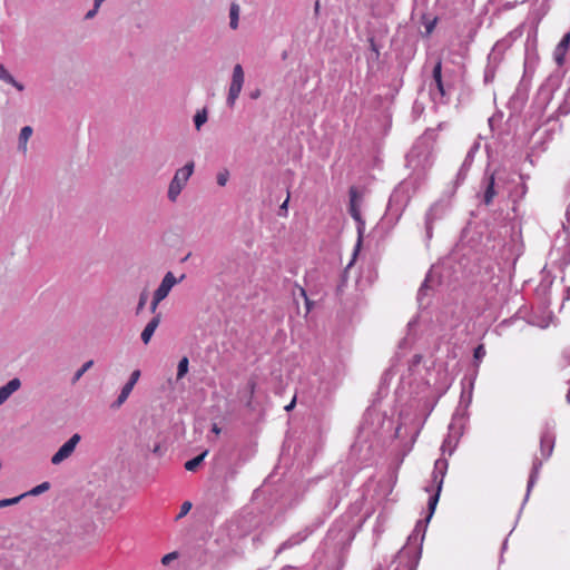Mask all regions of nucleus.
<instances>
[{
  "label": "nucleus",
  "mask_w": 570,
  "mask_h": 570,
  "mask_svg": "<svg viewBox=\"0 0 570 570\" xmlns=\"http://www.w3.org/2000/svg\"><path fill=\"white\" fill-rule=\"evenodd\" d=\"M105 2V0H96V6H101Z\"/></svg>",
  "instance_id": "5fc2aeb1"
},
{
  "label": "nucleus",
  "mask_w": 570,
  "mask_h": 570,
  "mask_svg": "<svg viewBox=\"0 0 570 570\" xmlns=\"http://www.w3.org/2000/svg\"><path fill=\"white\" fill-rule=\"evenodd\" d=\"M299 293L305 299L307 312H309L312 308V302L308 299L306 291L303 287H299Z\"/></svg>",
  "instance_id": "c03bdc74"
},
{
  "label": "nucleus",
  "mask_w": 570,
  "mask_h": 570,
  "mask_svg": "<svg viewBox=\"0 0 570 570\" xmlns=\"http://www.w3.org/2000/svg\"><path fill=\"white\" fill-rule=\"evenodd\" d=\"M320 8H321L320 1L316 0L315 3H314V13L316 16L320 13Z\"/></svg>",
  "instance_id": "8fccbe9b"
},
{
  "label": "nucleus",
  "mask_w": 570,
  "mask_h": 570,
  "mask_svg": "<svg viewBox=\"0 0 570 570\" xmlns=\"http://www.w3.org/2000/svg\"><path fill=\"white\" fill-rule=\"evenodd\" d=\"M446 444H448V440H444L443 444H442V450L443 452L446 450Z\"/></svg>",
  "instance_id": "864d4df0"
},
{
  "label": "nucleus",
  "mask_w": 570,
  "mask_h": 570,
  "mask_svg": "<svg viewBox=\"0 0 570 570\" xmlns=\"http://www.w3.org/2000/svg\"><path fill=\"white\" fill-rule=\"evenodd\" d=\"M81 440V435L78 433H75L68 441H66L59 450L51 456V463L53 465H58L68 458L71 456L73 451L76 450V446Z\"/></svg>",
  "instance_id": "4468645a"
},
{
  "label": "nucleus",
  "mask_w": 570,
  "mask_h": 570,
  "mask_svg": "<svg viewBox=\"0 0 570 570\" xmlns=\"http://www.w3.org/2000/svg\"><path fill=\"white\" fill-rule=\"evenodd\" d=\"M240 7L236 2H232L229 7V27L233 30L238 28Z\"/></svg>",
  "instance_id": "b1692460"
},
{
  "label": "nucleus",
  "mask_w": 570,
  "mask_h": 570,
  "mask_svg": "<svg viewBox=\"0 0 570 570\" xmlns=\"http://www.w3.org/2000/svg\"><path fill=\"white\" fill-rule=\"evenodd\" d=\"M348 196H350L348 213L357 224V234H358L357 246H358L362 242V236H363V233L365 229V222L362 218L361 210H360V194H358L357 188L352 186L348 190Z\"/></svg>",
  "instance_id": "9d476101"
},
{
  "label": "nucleus",
  "mask_w": 570,
  "mask_h": 570,
  "mask_svg": "<svg viewBox=\"0 0 570 570\" xmlns=\"http://www.w3.org/2000/svg\"><path fill=\"white\" fill-rule=\"evenodd\" d=\"M435 24H436V18L432 19V20H429L426 23H425V31H426V35H430L434 28H435Z\"/></svg>",
  "instance_id": "37998d69"
},
{
  "label": "nucleus",
  "mask_w": 570,
  "mask_h": 570,
  "mask_svg": "<svg viewBox=\"0 0 570 570\" xmlns=\"http://www.w3.org/2000/svg\"><path fill=\"white\" fill-rule=\"evenodd\" d=\"M509 180L511 181L504 187V191H507L508 197L513 203V210H515V204L525 196L528 186L523 175L511 170H509Z\"/></svg>",
  "instance_id": "6e6552de"
},
{
  "label": "nucleus",
  "mask_w": 570,
  "mask_h": 570,
  "mask_svg": "<svg viewBox=\"0 0 570 570\" xmlns=\"http://www.w3.org/2000/svg\"><path fill=\"white\" fill-rule=\"evenodd\" d=\"M206 454H207V451H205L202 454L193 458L191 460H188L185 463V469L187 471H195L200 465V463L204 461Z\"/></svg>",
  "instance_id": "a878e982"
},
{
  "label": "nucleus",
  "mask_w": 570,
  "mask_h": 570,
  "mask_svg": "<svg viewBox=\"0 0 570 570\" xmlns=\"http://www.w3.org/2000/svg\"><path fill=\"white\" fill-rule=\"evenodd\" d=\"M100 7H101V6H96V0H94V8H92V9H90V10L85 14V19L90 20V19L95 18V16L97 14V12H98V10H99V8H100Z\"/></svg>",
  "instance_id": "ea45409f"
},
{
  "label": "nucleus",
  "mask_w": 570,
  "mask_h": 570,
  "mask_svg": "<svg viewBox=\"0 0 570 570\" xmlns=\"http://www.w3.org/2000/svg\"><path fill=\"white\" fill-rule=\"evenodd\" d=\"M374 570H383L381 567L375 568Z\"/></svg>",
  "instance_id": "bf43d9fd"
},
{
  "label": "nucleus",
  "mask_w": 570,
  "mask_h": 570,
  "mask_svg": "<svg viewBox=\"0 0 570 570\" xmlns=\"http://www.w3.org/2000/svg\"><path fill=\"white\" fill-rule=\"evenodd\" d=\"M541 466H542V461L538 456H534L532 460V468H531V471L529 474L527 492H525V497L523 499L522 507L527 503V501L530 497V493L539 479Z\"/></svg>",
  "instance_id": "a211bd4d"
},
{
  "label": "nucleus",
  "mask_w": 570,
  "mask_h": 570,
  "mask_svg": "<svg viewBox=\"0 0 570 570\" xmlns=\"http://www.w3.org/2000/svg\"><path fill=\"white\" fill-rule=\"evenodd\" d=\"M551 119H554V115H550L547 119V121H550Z\"/></svg>",
  "instance_id": "6e6d98bb"
},
{
  "label": "nucleus",
  "mask_w": 570,
  "mask_h": 570,
  "mask_svg": "<svg viewBox=\"0 0 570 570\" xmlns=\"http://www.w3.org/2000/svg\"><path fill=\"white\" fill-rule=\"evenodd\" d=\"M553 98V88L550 83H542L531 105V118H535V124L540 121L547 107Z\"/></svg>",
  "instance_id": "0eeeda50"
},
{
  "label": "nucleus",
  "mask_w": 570,
  "mask_h": 570,
  "mask_svg": "<svg viewBox=\"0 0 570 570\" xmlns=\"http://www.w3.org/2000/svg\"><path fill=\"white\" fill-rule=\"evenodd\" d=\"M244 85V70L243 67L237 63L233 68L232 81L228 89L227 105L233 107L236 99L239 97Z\"/></svg>",
  "instance_id": "f8f14e48"
},
{
  "label": "nucleus",
  "mask_w": 570,
  "mask_h": 570,
  "mask_svg": "<svg viewBox=\"0 0 570 570\" xmlns=\"http://www.w3.org/2000/svg\"><path fill=\"white\" fill-rule=\"evenodd\" d=\"M21 386V381L18 377L10 380L7 384L0 387V405H2Z\"/></svg>",
  "instance_id": "6ab92c4d"
},
{
  "label": "nucleus",
  "mask_w": 570,
  "mask_h": 570,
  "mask_svg": "<svg viewBox=\"0 0 570 570\" xmlns=\"http://www.w3.org/2000/svg\"><path fill=\"white\" fill-rule=\"evenodd\" d=\"M148 301V293L147 291H142L139 295V299H138V304H137V307H136V314H140L141 311L144 309L146 303Z\"/></svg>",
  "instance_id": "72a5a7b5"
},
{
  "label": "nucleus",
  "mask_w": 570,
  "mask_h": 570,
  "mask_svg": "<svg viewBox=\"0 0 570 570\" xmlns=\"http://www.w3.org/2000/svg\"><path fill=\"white\" fill-rule=\"evenodd\" d=\"M0 80L13 86L18 91H22L24 86L17 81L13 76L8 71V69L0 63Z\"/></svg>",
  "instance_id": "5701e85b"
},
{
  "label": "nucleus",
  "mask_w": 570,
  "mask_h": 570,
  "mask_svg": "<svg viewBox=\"0 0 570 570\" xmlns=\"http://www.w3.org/2000/svg\"><path fill=\"white\" fill-rule=\"evenodd\" d=\"M448 466L449 463L446 459H438L435 461L432 472L433 484L425 488L426 492H432L434 490V493L429 498L428 502L429 514L425 520H419L416 522L414 530L409 535L407 543L399 551L396 556L397 566L395 570H416L422 554V542L424 540L426 525L430 522L439 502Z\"/></svg>",
  "instance_id": "f257e3e1"
},
{
  "label": "nucleus",
  "mask_w": 570,
  "mask_h": 570,
  "mask_svg": "<svg viewBox=\"0 0 570 570\" xmlns=\"http://www.w3.org/2000/svg\"><path fill=\"white\" fill-rule=\"evenodd\" d=\"M508 48L505 40H499L494 43L492 50L488 55V63L484 69V83H491L494 80L497 69L503 59V53Z\"/></svg>",
  "instance_id": "39448f33"
},
{
  "label": "nucleus",
  "mask_w": 570,
  "mask_h": 570,
  "mask_svg": "<svg viewBox=\"0 0 570 570\" xmlns=\"http://www.w3.org/2000/svg\"><path fill=\"white\" fill-rule=\"evenodd\" d=\"M406 165L412 173L392 191L386 208L389 219H400L412 196L425 183L433 159L426 149L413 147L406 155Z\"/></svg>",
  "instance_id": "f03ea898"
},
{
  "label": "nucleus",
  "mask_w": 570,
  "mask_h": 570,
  "mask_svg": "<svg viewBox=\"0 0 570 570\" xmlns=\"http://www.w3.org/2000/svg\"><path fill=\"white\" fill-rule=\"evenodd\" d=\"M176 558V553L171 552L163 557L161 562L163 564H168L173 559Z\"/></svg>",
  "instance_id": "49530a36"
},
{
  "label": "nucleus",
  "mask_w": 570,
  "mask_h": 570,
  "mask_svg": "<svg viewBox=\"0 0 570 570\" xmlns=\"http://www.w3.org/2000/svg\"><path fill=\"white\" fill-rule=\"evenodd\" d=\"M190 509H191V503L189 501H185L180 507V511L177 515V519L185 517L190 511Z\"/></svg>",
  "instance_id": "58836bf2"
},
{
  "label": "nucleus",
  "mask_w": 570,
  "mask_h": 570,
  "mask_svg": "<svg viewBox=\"0 0 570 570\" xmlns=\"http://www.w3.org/2000/svg\"><path fill=\"white\" fill-rule=\"evenodd\" d=\"M160 321H161V315L160 314H156L147 323V325L145 326V328L142 330L141 335H140L141 341L144 342V344H148L150 342L155 331L157 330V327L160 324Z\"/></svg>",
  "instance_id": "aec40b11"
},
{
  "label": "nucleus",
  "mask_w": 570,
  "mask_h": 570,
  "mask_svg": "<svg viewBox=\"0 0 570 570\" xmlns=\"http://www.w3.org/2000/svg\"><path fill=\"white\" fill-rule=\"evenodd\" d=\"M570 46V33H566L560 42L557 45L554 50V60L558 66H562L564 62V56Z\"/></svg>",
  "instance_id": "412c9836"
},
{
  "label": "nucleus",
  "mask_w": 570,
  "mask_h": 570,
  "mask_svg": "<svg viewBox=\"0 0 570 570\" xmlns=\"http://www.w3.org/2000/svg\"><path fill=\"white\" fill-rule=\"evenodd\" d=\"M188 364H189V361L186 356H184L179 363H178V366H177V380H180L183 379L187 372H188Z\"/></svg>",
  "instance_id": "c756f323"
},
{
  "label": "nucleus",
  "mask_w": 570,
  "mask_h": 570,
  "mask_svg": "<svg viewBox=\"0 0 570 570\" xmlns=\"http://www.w3.org/2000/svg\"><path fill=\"white\" fill-rule=\"evenodd\" d=\"M190 254L186 255V257L183 259V262L187 261L189 258Z\"/></svg>",
  "instance_id": "4d7b16f0"
},
{
  "label": "nucleus",
  "mask_w": 570,
  "mask_h": 570,
  "mask_svg": "<svg viewBox=\"0 0 570 570\" xmlns=\"http://www.w3.org/2000/svg\"><path fill=\"white\" fill-rule=\"evenodd\" d=\"M50 489V483L49 482H42L40 484H38L37 487L32 488L30 491L26 492L24 494L26 495H39L46 491H48Z\"/></svg>",
  "instance_id": "7c9ffc66"
},
{
  "label": "nucleus",
  "mask_w": 570,
  "mask_h": 570,
  "mask_svg": "<svg viewBox=\"0 0 570 570\" xmlns=\"http://www.w3.org/2000/svg\"><path fill=\"white\" fill-rule=\"evenodd\" d=\"M314 569H315V570H318V566H314Z\"/></svg>",
  "instance_id": "052dcab7"
},
{
  "label": "nucleus",
  "mask_w": 570,
  "mask_h": 570,
  "mask_svg": "<svg viewBox=\"0 0 570 570\" xmlns=\"http://www.w3.org/2000/svg\"><path fill=\"white\" fill-rule=\"evenodd\" d=\"M485 347L483 344L478 345L473 351V358L475 362V366L478 367L482 358L485 356Z\"/></svg>",
  "instance_id": "2f4dec72"
},
{
  "label": "nucleus",
  "mask_w": 570,
  "mask_h": 570,
  "mask_svg": "<svg viewBox=\"0 0 570 570\" xmlns=\"http://www.w3.org/2000/svg\"><path fill=\"white\" fill-rule=\"evenodd\" d=\"M184 278H185L184 274L179 278H176L171 272H167L165 274V276L163 277L159 286L154 292V294L157 295L158 297L165 299L168 296L171 288L176 284L180 283Z\"/></svg>",
  "instance_id": "f3484780"
},
{
  "label": "nucleus",
  "mask_w": 570,
  "mask_h": 570,
  "mask_svg": "<svg viewBox=\"0 0 570 570\" xmlns=\"http://www.w3.org/2000/svg\"><path fill=\"white\" fill-rule=\"evenodd\" d=\"M161 301H164V299H163V298H160V297H158V296H157V295H155V294L153 295V299H151V303H150V306H149V311H150V313H153V314H154V316H155L156 314H158V313H157V308H158V305H159V303H160Z\"/></svg>",
  "instance_id": "4c0bfd02"
},
{
  "label": "nucleus",
  "mask_w": 570,
  "mask_h": 570,
  "mask_svg": "<svg viewBox=\"0 0 570 570\" xmlns=\"http://www.w3.org/2000/svg\"><path fill=\"white\" fill-rule=\"evenodd\" d=\"M237 474V470L235 468H229L228 471L225 473L224 479L225 481L234 480Z\"/></svg>",
  "instance_id": "79ce46f5"
},
{
  "label": "nucleus",
  "mask_w": 570,
  "mask_h": 570,
  "mask_svg": "<svg viewBox=\"0 0 570 570\" xmlns=\"http://www.w3.org/2000/svg\"><path fill=\"white\" fill-rule=\"evenodd\" d=\"M207 110L205 108L196 112L194 116V124L197 130H199L202 126L207 121Z\"/></svg>",
  "instance_id": "cd10ccee"
},
{
  "label": "nucleus",
  "mask_w": 570,
  "mask_h": 570,
  "mask_svg": "<svg viewBox=\"0 0 570 570\" xmlns=\"http://www.w3.org/2000/svg\"><path fill=\"white\" fill-rule=\"evenodd\" d=\"M23 497H26V494H20L11 499L0 500V509L18 503Z\"/></svg>",
  "instance_id": "e433bc0d"
},
{
  "label": "nucleus",
  "mask_w": 570,
  "mask_h": 570,
  "mask_svg": "<svg viewBox=\"0 0 570 570\" xmlns=\"http://www.w3.org/2000/svg\"><path fill=\"white\" fill-rule=\"evenodd\" d=\"M140 377V371L139 370H135L131 374H130V377L128 380L127 383H129L130 385L135 386L136 383L138 382Z\"/></svg>",
  "instance_id": "a19ab883"
},
{
  "label": "nucleus",
  "mask_w": 570,
  "mask_h": 570,
  "mask_svg": "<svg viewBox=\"0 0 570 570\" xmlns=\"http://www.w3.org/2000/svg\"><path fill=\"white\" fill-rule=\"evenodd\" d=\"M431 282V274H428L424 282L420 286L417 291V301L421 302L423 299V296L426 295V291L430 288L429 283Z\"/></svg>",
  "instance_id": "473e14b6"
},
{
  "label": "nucleus",
  "mask_w": 570,
  "mask_h": 570,
  "mask_svg": "<svg viewBox=\"0 0 570 570\" xmlns=\"http://www.w3.org/2000/svg\"><path fill=\"white\" fill-rule=\"evenodd\" d=\"M289 200V194L287 195V198L284 200V203L279 207V215L286 216L287 215V205Z\"/></svg>",
  "instance_id": "a18cd8bd"
},
{
  "label": "nucleus",
  "mask_w": 570,
  "mask_h": 570,
  "mask_svg": "<svg viewBox=\"0 0 570 570\" xmlns=\"http://www.w3.org/2000/svg\"><path fill=\"white\" fill-rule=\"evenodd\" d=\"M228 178L229 171L227 169L220 170L216 176L217 184L222 187H224L227 184Z\"/></svg>",
  "instance_id": "f704fd0d"
},
{
  "label": "nucleus",
  "mask_w": 570,
  "mask_h": 570,
  "mask_svg": "<svg viewBox=\"0 0 570 570\" xmlns=\"http://www.w3.org/2000/svg\"><path fill=\"white\" fill-rule=\"evenodd\" d=\"M566 220H567L566 227L570 232V204L568 205L567 210H566Z\"/></svg>",
  "instance_id": "de8ad7c7"
},
{
  "label": "nucleus",
  "mask_w": 570,
  "mask_h": 570,
  "mask_svg": "<svg viewBox=\"0 0 570 570\" xmlns=\"http://www.w3.org/2000/svg\"><path fill=\"white\" fill-rule=\"evenodd\" d=\"M505 547H507V539L504 540L502 548L505 549Z\"/></svg>",
  "instance_id": "13d9d810"
},
{
  "label": "nucleus",
  "mask_w": 570,
  "mask_h": 570,
  "mask_svg": "<svg viewBox=\"0 0 570 570\" xmlns=\"http://www.w3.org/2000/svg\"><path fill=\"white\" fill-rule=\"evenodd\" d=\"M371 48L375 52V56L377 58L380 52H379V49H377L376 45L374 43V41H371Z\"/></svg>",
  "instance_id": "3c124183"
},
{
  "label": "nucleus",
  "mask_w": 570,
  "mask_h": 570,
  "mask_svg": "<svg viewBox=\"0 0 570 570\" xmlns=\"http://www.w3.org/2000/svg\"><path fill=\"white\" fill-rule=\"evenodd\" d=\"M132 389H134L132 385H130L129 383H126L122 386V389H121L117 400L111 404V407L112 409H119L127 401V399L130 395Z\"/></svg>",
  "instance_id": "393cba45"
},
{
  "label": "nucleus",
  "mask_w": 570,
  "mask_h": 570,
  "mask_svg": "<svg viewBox=\"0 0 570 570\" xmlns=\"http://www.w3.org/2000/svg\"><path fill=\"white\" fill-rule=\"evenodd\" d=\"M220 431H222V430H220V428H219L216 423H214V424L212 425V432H213V433H215V434H219V433H220Z\"/></svg>",
  "instance_id": "09e8293b"
},
{
  "label": "nucleus",
  "mask_w": 570,
  "mask_h": 570,
  "mask_svg": "<svg viewBox=\"0 0 570 570\" xmlns=\"http://www.w3.org/2000/svg\"><path fill=\"white\" fill-rule=\"evenodd\" d=\"M480 149V142L475 141L469 149V151L466 153L465 155V158L456 174V185H460L462 184L466 176H468V173L474 161V157H475V154L479 151Z\"/></svg>",
  "instance_id": "2eb2a0df"
},
{
  "label": "nucleus",
  "mask_w": 570,
  "mask_h": 570,
  "mask_svg": "<svg viewBox=\"0 0 570 570\" xmlns=\"http://www.w3.org/2000/svg\"><path fill=\"white\" fill-rule=\"evenodd\" d=\"M315 531L314 525H306L299 531L293 533L288 539L282 542L278 548L275 550V557L279 556L282 552L293 549L299 544H302L312 533Z\"/></svg>",
  "instance_id": "9b49d317"
},
{
  "label": "nucleus",
  "mask_w": 570,
  "mask_h": 570,
  "mask_svg": "<svg viewBox=\"0 0 570 570\" xmlns=\"http://www.w3.org/2000/svg\"><path fill=\"white\" fill-rule=\"evenodd\" d=\"M472 390H473V382L470 383L469 389L463 387V390L461 392V397H460L461 405H463V404L465 406L470 405V403L472 402Z\"/></svg>",
  "instance_id": "bb28decb"
},
{
  "label": "nucleus",
  "mask_w": 570,
  "mask_h": 570,
  "mask_svg": "<svg viewBox=\"0 0 570 570\" xmlns=\"http://www.w3.org/2000/svg\"><path fill=\"white\" fill-rule=\"evenodd\" d=\"M529 97V85L521 81L508 101V108L513 112H521Z\"/></svg>",
  "instance_id": "ddd939ff"
},
{
  "label": "nucleus",
  "mask_w": 570,
  "mask_h": 570,
  "mask_svg": "<svg viewBox=\"0 0 570 570\" xmlns=\"http://www.w3.org/2000/svg\"><path fill=\"white\" fill-rule=\"evenodd\" d=\"M294 405H295V399H293V401L288 405L285 406V410L291 411L294 407Z\"/></svg>",
  "instance_id": "603ef678"
},
{
  "label": "nucleus",
  "mask_w": 570,
  "mask_h": 570,
  "mask_svg": "<svg viewBox=\"0 0 570 570\" xmlns=\"http://www.w3.org/2000/svg\"><path fill=\"white\" fill-rule=\"evenodd\" d=\"M449 210V203L444 199L434 202L424 215L425 237L430 240L433 236L434 223L443 219Z\"/></svg>",
  "instance_id": "423d86ee"
},
{
  "label": "nucleus",
  "mask_w": 570,
  "mask_h": 570,
  "mask_svg": "<svg viewBox=\"0 0 570 570\" xmlns=\"http://www.w3.org/2000/svg\"><path fill=\"white\" fill-rule=\"evenodd\" d=\"M433 82L430 86L431 95L433 99H436V94L440 96V99H443L446 95L445 87L442 80V62L439 60L433 67L432 71Z\"/></svg>",
  "instance_id": "dca6fc26"
},
{
  "label": "nucleus",
  "mask_w": 570,
  "mask_h": 570,
  "mask_svg": "<svg viewBox=\"0 0 570 570\" xmlns=\"http://www.w3.org/2000/svg\"><path fill=\"white\" fill-rule=\"evenodd\" d=\"M195 169L194 161H188L185 166L177 169L169 183L167 196L170 202H176L181 190L186 186Z\"/></svg>",
  "instance_id": "20e7f679"
},
{
  "label": "nucleus",
  "mask_w": 570,
  "mask_h": 570,
  "mask_svg": "<svg viewBox=\"0 0 570 570\" xmlns=\"http://www.w3.org/2000/svg\"><path fill=\"white\" fill-rule=\"evenodd\" d=\"M32 132H33V129L31 126H24L20 130L19 138H18V149L22 154H26L28 150L27 145H28V141H29Z\"/></svg>",
  "instance_id": "4be33fe9"
},
{
  "label": "nucleus",
  "mask_w": 570,
  "mask_h": 570,
  "mask_svg": "<svg viewBox=\"0 0 570 570\" xmlns=\"http://www.w3.org/2000/svg\"><path fill=\"white\" fill-rule=\"evenodd\" d=\"M558 116H567L570 112V102L564 99L559 106L556 111Z\"/></svg>",
  "instance_id": "c9c22d12"
},
{
  "label": "nucleus",
  "mask_w": 570,
  "mask_h": 570,
  "mask_svg": "<svg viewBox=\"0 0 570 570\" xmlns=\"http://www.w3.org/2000/svg\"><path fill=\"white\" fill-rule=\"evenodd\" d=\"M509 170L505 168H497L494 170L485 169L480 181L478 197L485 206H490L494 198L504 191V187L509 185Z\"/></svg>",
  "instance_id": "7ed1b4c3"
},
{
  "label": "nucleus",
  "mask_w": 570,
  "mask_h": 570,
  "mask_svg": "<svg viewBox=\"0 0 570 570\" xmlns=\"http://www.w3.org/2000/svg\"><path fill=\"white\" fill-rule=\"evenodd\" d=\"M556 424L553 421H547L540 433V453L543 460H548L553 452L556 443Z\"/></svg>",
  "instance_id": "1a4fd4ad"
},
{
  "label": "nucleus",
  "mask_w": 570,
  "mask_h": 570,
  "mask_svg": "<svg viewBox=\"0 0 570 570\" xmlns=\"http://www.w3.org/2000/svg\"><path fill=\"white\" fill-rule=\"evenodd\" d=\"M94 365V361L90 360V361H87L86 363L82 364V366L77 370V372L73 374V377H72V384H75L76 382H78L82 375L89 370Z\"/></svg>",
  "instance_id": "c85d7f7f"
}]
</instances>
